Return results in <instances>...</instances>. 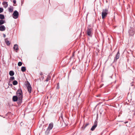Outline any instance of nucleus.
Masks as SVG:
<instances>
[{
    "label": "nucleus",
    "mask_w": 135,
    "mask_h": 135,
    "mask_svg": "<svg viewBox=\"0 0 135 135\" xmlns=\"http://www.w3.org/2000/svg\"><path fill=\"white\" fill-rule=\"evenodd\" d=\"M57 85H58V84H57ZM57 88L58 89H59V87L58 86V85H57Z\"/></svg>",
    "instance_id": "obj_32"
},
{
    "label": "nucleus",
    "mask_w": 135,
    "mask_h": 135,
    "mask_svg": "<svg viewBox=\"0 0 135 135\" xmlns=\"http://www.w3.org/2000/svg\"><path fill=\"white\" fill-rule=\"evenodd\" d=\"M5 42L7 45H10V42L9 41H8L7 38L5 39Z\"/></svg>",
    "instance_id": "obj_14"
},
{
    "label": "nucleus",
    "mask_w": 135,
    "mask_h": 135,
    "mask_svg": "<svg viewBox=\"0 0 135 135\" xmlns=\"http://www.w3.org/2000/svg\"><path fill=\"white\" fill-rule=\"evenodd\" d=\"M13 48L14 50L18 51L19 49L18 45L16 44L15 45Z\"/></svg>",
    "instance_id": "obj_11"
},
{
    "label": "nucleus",
    "mask_w": 135,
    "mask_h": 135,
    "mask_svg": "<svg viewBox=\"0 0 135 135\" xmlns=\"http://www.w3.org/2000/svg\"><path fill=\"white\" fill-rule=\"evenodd\" d=\"M40 75L41 76H42V75H43V73H42V72H41L40 73Z\"/></svg>",
    "instance_id": "obj_29"
},
{
    "label": "nucleus",
    "mask_w": 135,
    "mask_h": 135,
    "mask_svg": "<svg viewBox=\"0 0 135 135\" xmlns=\"http://www.w3.org/2000/svg\"><path fill=\"white\" fill-rule=\"evenodd\" d=\"M14 73L12 71H10L9 72V74L11 76H12L14 75Z\"/></svg>",
    "instance_id": "obj_17"
},
{
    "label": "nucleus",
    "mask_w": 135,
    "mask_h": 135,
    "mask_svg": "<svg viewBox=\"0 0 135 135\" xmlns=\"http://www.w3.org/2000/svg\"><path fill=\"white\" fill-rule=\"evenodd\" d=\"M22 65V63L21 62H19L18 64V65L19 66H21Z\"/></svg>",
    "instance_id": "obj_24"
},
{
    "label": "nucleus",
    "mask_w": 135,
    "mask_h": 135,
    "mask_svg": "<svg viewBox=\"0 0 135 135\" xmlns=\"http://www.w3.org/2000/svg\"><path fill=\"white\" fill-rule=\"evenodd\" d=\"M61 118H62V119H63V116L62 115H61Z\"/></svg>",
    "instance_id": "obj_30"
},
{
    "label": "nucleus",
    "mask_w": 135,
    "mask_h": 135,
    "mask_svg": "<svg viewBox=\"0 0 135 135\" xmlns=\"http://www.w3.org/2000/svg\"><path fill=\"white\" fill-rule=\"evenodd\" d=\"M3 8L0 7V13H1L3 12Z\"/></svg>",
    "instance_id": "obj_25"
},
{
    "label": "nucleus",
    "mask_w": 135,
    "mask_h": 135,
    "mask_svg": "<svg viewBox=\"0 0 135 135\" xmlns=\"http://www.w3.org/2000/svg\"><path fill=\"white\" fill-rule=\"evenodd\" d=\"M19 97H18L17 95L13 97L12 98L14 102H16V101H17L18 104H21L22 102V100H21V102L20 103H19L20 101L19 100Z\"/></svg>",
    "instance_id": "obj_3"
},
{
    "label": "nucleus",
    "mask_w": 135,
    "mask_h": 135,
    "mask_svg": "<svg viewBox=\"0 0 135 135\" xmlns=\"http://www.w3.org/2000/svg\"><path fill=\"white\" fill-rule=\"evenodd\" d=\"M6 27L4 25H1L0 26V31H4L5 30Z\"/></svg>",
    "instance_id": "obj_10"
},
{
    "label": "nucleus",
    "mask_w": 135,
    "mask_h": 135,
    "mask_svg": "<svg viewBox=\"0 0 135 135\" xmlns=\"http://www.w3.org/2000/svg\"><path fill=\"white\" fill-rule=\"evenodd\" d=\"M18 84V82L16 80H14L13 82V84L14 85H17Z\"/></svg>",
    "instance_id": "obj_21"
},
{
    "label": "nucleus",
    "mask_w": 135,
    "mask_h": 135,
    "mask_svg": "<svg viewBox=\"0 0 135 135\" xmlns=\"http://www.w3.org/2000/svg\"><path fill=\"white\" fill-rule=\"evenodd\" d=\"M15 79V78L13 76L11 77L10 78L9 80L10 81H12L13 80Z\"/></svg>",
    "instance_id": "obj_23"
},
{
    "label": "nucleus",
    "mask_w": 135,
    "mask_h": 135,
    "mask_svg": "<svg viewBox=\"0 0 135 135\" xmlns=\"http://www.w3.org/2000/svg\"><path fill=\"white\" fill-rule=\"evenodd\" d=\"M97 122L95 123L94 125L91 128V131H93L96 128L97 126Z\"/></svg>",
    "instance_id": "obj_9"
},
{
    "label": "nucleus",
    "mask_w": 135,
    "mask_h": 135,
    "mask_svg": "<svg viewBox=\"0 0 135 135\" xmlns=\"http://www.w3.org/2000/svg\"><path fill=\"white\" fill-rule=\"evenodd\" d=\"M18 12L17 11H15L13 15V17L15 18H17L18 17Z\"/></svg>",
    "instance_id": "obj_5"
},
{
    "label": "nucleus",
    "mask_w": 135,
    "mask_h": 135,
    "mask_svg": "<svg viewBox=\"0 0 135 135\" xmlns=\"http://www.w3.org/2000/svg\"><path fill=\"white\" fill-rule=\"evenodd\" d=\"M92 29L91 28H88L86 30L87 34L88 36L91 37L92 35Z\"/></svg>",
    "instance_id": "obj_4"
},
{
    "label": "nucleus",
    "mask_w": 135,
    "mask_h": 135,
    "mask_svg": "<svg viewBox=\"0 0 135 135\" xmlns=\"http://www.w3.org/2000/svg\"><path fill=\"white\" fill-rule=\"evenodd\" d=\"M10 85H11L12 86V84H10ZM9 85H10V84Z\"/></svg>",
    "instance_id": "obj_33"
},
{
    "label": "nucleus",
    "mask_w": 135,
    "mask_h": 135,
    "mask_svg": "<svg viewBox=\"0 0 135 135\" xmlns=\"http://www.w3.org/2000/svg\"><path fill=\"white\" fill-rule=\"evenodd\" d=\"M26 86L28 89V91L29 93L30 94L31 93L32 91V87L31 86V85L29 83L27 84Z\"/></svg>",
    "instance_id": "obj_6"
},
{
    "label": "nucleus",
    "mask_w": 135,
    "mask_h": 135,
    "mask_svg": "<svg viewBox=\"0 0 135 135\" xmlns=\"http://www.w3.org/2000/svg\"><path fill=\"white\" fill-rule=\"evenodd\" d=\"M44 77L43 76H42L40 78V80H43L44 79Z\"/></svg>",
    "instance_id": "obj_26"
},
{
    "label": "nucleus",
    "mask_w": 135,
    "mask_h": 135,
    "mask_svg": "<svg viewBox=\"0 0 135 135\" xmlns=\"http://www.w3.org/2000/svg\"><path fill=\"white\" fill-rule=\"evenodd\" d=\"M26 67L24 66L22 67L21 68V70L23 72H25L26 70Z\"/></svg>",
    "instance_id": "obj_16"
},
{
    "label": "nucleus",
    "mask_w": 135,
    "mask_h": 135,
    "mask_svg": "<svg viewBox=\"0 0 135 135\" xmlns=\"http://www.w3.org/2000/svg\"><path fill=\"white\" fill-rule=\"evenodd\" d=\"M108 10L107 9H103L102 13V15L103 19H104L108 14Z\"/></svg>",
    "instance_id": "obj_2"
},
{
    "label": "nucleus",
    "mask_w": 135,
    "mask_h": 135,
    "mask_svg": "<svg viewBox=\"0 0 135 135\" xmlns=\"http://www.w3.org/2000/svg\"><path fill=\"white\" fill-rule=\"evenodd\" d=\"M119 56H120V53H119V52L118 51V52L116 55L114 59V61H115V60L117 61V60L119 58Z\"/></svg>",
    "instance_id": "obj_8"
},
{
    "label": "nucleus",
    "mask_w": 135,
    "mask_h": 135,
    "mask_svg": "<svg viewBox=\"0 0 135 135\" xmlns=\"http://www.w3.org/2000/svg\"><path fill=\"white\" fill-rule=\"evenodd\" d=\"M3 4L4 5V7L5 8H6L8 6L7 2H4L3 3Z\"/></svg>",
    "instance_id": "obj_13"
},
{
    "label": "nucleus",
    "mask_w": 135,
    "mask_h": 135,
    "mask_svg": "<svg viewBox=\"0 0 135 135\" xmlns=\"http://www.w3.org/2000/svg\"><path fill=\"white\" fill-rule=\"evenodd\" d=\"M53 126V124L52 123H51L49 124L48 129L51 130Z\"/></svg>",
    "instance_id": "obj_12"
},
{
    "label": "nucleus",
    "mask_w": 135,
    "mask_h": 135,
    "mask_svg": "<svg viewBox=\"0 0 135 135\" xmlns=\"http://www.w3.org/2000/svg\"><path fill=\"white\" fill-rule=\"evenodd\" d=\"M13 2L14 4H16V0H13Z\"/></svg>",
    "instance_id": "obj_28"
},
{
    "label": "nucleus",
    "mask_w": 135,
    "mask_h": 135,
    "mask_svg": "<svg viewBox=\"0 0 135 135\" xmlns=\"http://www.w3.org/2000/svg\"><path fill=\"white\" fill-rule=\"evenodd\" d=\"M4 15L2 14H0V18L1 19H4Z\"/></svg>",
    "instance_id": "obj_22"
},
{
    "label": "nucleus",
    "mask_w": 135,
    "mask_h": 135,
    "mask_svg": "<svg viewBox=\"0 0 135 135\" xmlns=\"http://www.w3.org/2000/svg\"><path fill=\"white\" fill-rule=\"evenodd\" d=\"M8 10L9 12H12L13 11V8L12 7H10L8 8Z\"/></svg>",
    "instance_id": "obj_19"
},
{
    "label": "nucleus",
    "mask_w": 135,
    "mask_h": 135,
    "mask_svg": "<svg viewBox=\"0 0 135 135\" xmlns=\"http://www.w3.org/2000/svg\"><path fill=\"white\" fill-rule=\"evenodd\" d=\"M128 33L130 35H133L134 33V29L133 28H131L128 31Z\"/></svg>",
    "instance_id": "obj_7"
},
{
    "label": "nucleus",
    "mask_w": 135,
    "mask_h": 135,
    "mask_svg": "<svg viewBox=\"0 0 135 135\" xmlns=\"http://www.w3.org/2000/svg\"><path fill=\"white\" fill-rule=\"evenodd\" d=\"M51 130L47 129L46 131H45V133L46 134H49L50 131Z\"/></svg>",
    "instance_id": "obj_18"
},
{
    "label": "nucleus",
    "mask_w": 135,
    "mask_h": 135,
    "mask_svg": "<svg viewBox=\"0 0 135 135\" xmlns=\"http://www.w3.org/2000/svg\"><path fill=\"white\" fill-rule=\"evenodd\" d=\"M50 79V77L49 75H48L47 78L46 79V81H48Z\"/></svg>",
    "instance_id": "obj_20"
},
{
    "label": "nucleus",
    "mask_w": 135,
    "mask_h": 135,
    "mask_svg": "<svg viewBox=\"0 0 135 135\" xmlns=\"http://www.w3.org/2000/svg\"><path fill=\"white\" fill-rule=\"evenodd\" d=\"M3 36L4 37H6V35L5 34H4Z\"/></svg>",
    "instance_id": "obj_31"
},
{
    "label": "nucleus",
    "mask_w": 135,
    "mask_h": 135,
    "mask_svg": "<svg viewBox=\"0 0 135 135\" xmlns=\"http://www.w3.org/2000/svg\"><path fill=\"white\" fill-rule=\"evenodd\" d=\"M131 85L132 86H133L134 85V83L133 82H132V83H131Z\"/></svg>",
    "instance_id": "obj_27"
},
{
    "label": "nucleus",
    "mask_w": 135,
    "mask_h": 135,
    "mask_svg": "<svg viewBox=\"0 0 135 135\" xmlns=\"http://www.w3.org/2000/svg\"><path fill=\"white\" fill-rule=\"evenodd\" d=\"M5 23V21L2 20H0V25H1Z\"/></svg>",
    "instance_id": "obj_15"
},
{
    "label": "nucleus",
    "mask_w": 135,
    "mask_h": 135,
    "mask_svg": "<svg viewBox=\"0 0 135 135\" xmlns=\"http://www.w3.org/2000/svg\"><path fill=\"white\" fill-rule=\"evenodd\" d=\"M17 95L19 97V100L20 101L19 103L21 102V100H22L23 97L22 92L21 89H18L16 92Z\"/></svg>",
    "instance_id": "obj_1"
}]
</instances>
